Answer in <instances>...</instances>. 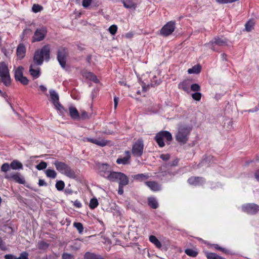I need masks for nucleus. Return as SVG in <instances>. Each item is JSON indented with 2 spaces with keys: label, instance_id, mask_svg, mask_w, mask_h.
<instances>
[{
  "label": "nucleus",
  "instance_id": "11",
  "mask_svg": "<svg viewBox=\"0 0 259 259\" xmlns=\"http://www.w3.org/2000/svg\"><path fill=\"white\" fill-rule=\"evenodd\" d=\"M47 33V29L45 27L37 29L32 37V42H34L42 40L45 38Z\"/></svg>",
  "mask_w": 259,
  "mask_h": 259
},
{
  "label": "nucleus",
  "instance_id": "29",
  "mask_svg": "<svg viewBox=\"0 0 259 259\" xmlns=\"http://www.w3.org/2000/svg\"><path fill=\"white\" fill-rule=\"evenodd\" d=\"M88 141L95 144L97 145L103 147L107 145V142L104 140H98L94 139H87Z\"/></svg>",
  "mask_w": 259,
  "mask_h": 259
},
{
  "label": "nucleus",
  "instance_id": "60",
  "mask_svg": "<svg viewBox=\"0 0 259 259\" xmlns=\"http://www.w3.org/2000/svg\"><path fill=\"white\" fill-rule=\"evenodd\" d=\"M219 250L223 251V252H224L225 253H229V250L224 248H222V247L219 248Z\"/></svg>",
  "mask_w": 259,
  "mask_h": 259
},
{
  "label": "nucleus",
  "instance_id": "31",
  "mask_svg": "<svg viewBox=\"0 0 259 259\" xmlns=\"http://www.w3.org/2000/svg\"><path fill=\"white\" fill-rule=\"evenodd\" d=\"M149 240L151 242L153 243L157 248H160L161 247V243L155 236H150Z\"/></svg>",
  "mask_w": 259,
  "mask_h": 259
},
{
  "label": "nucleus",
  "instance_id": "40",
  "mask_svg": "<svg viewBox=\"0 0 259 259\" xmlns=\"http://www.w3.org/2000/svg\"><path fill=\"white\" fill-rule=\"evenodd\" d=\"M42 9V7L38 4H34L32 7V11L34 13L40 12Z\"/></svg>",
  "mask_w": 259,
  "mask_h": 259
},
{
  "label": "nucleus",
  "instance_id": "3",
  "mask_svg": "<svg viewBox=\"0 0 259 259\" xmlns=\"http://www.w3.org/2000/svg\"><path fill=\"white\" fill-rule=\"evenodd\" d=\"M57 170L62 174L70 178L75 177V172L71 167L65 163L59 161H55L54 163Z\"/></svg>",
  "mask_w": 259,
  "mask_h": 259
},
{
  "label": "nucleus",
  "instance_id": "33",
  "mask_svg": "<svg viewBox=\"0 0 259 259\" xmlns=\"http://www.w3.org/2000/svg\"><path fill=\"white\" fill-rule=\"evenodd\" d=\"M149 176L148 175L144 174H137L134 176V178L136 180L140 181H143L144 180L148 179Z\"/></svg>",
  "mask_w": 259,
  "mask_h": 259
},
{
  "label": "nucleus",
  "instance_id": "26",
  "mask_svg": "<svg viewBox=\"0 0 259 259\" xmlns=\"http://www.w3.org/2000/svg\"><path fill=\"white\" fill-rule=\"evenodd\" d=\"M11 164V168L13 170H19L23 169L22 163L17 160H13Z\"/></svg>",
  "mask_w": 259,
  "mask_h": 259
},
{
  "label": "nucleus",
  "instance_id": "12",
  "mask_svg": "<svg viewBox=\"0 0 259 259\" xmlns=\"http://www.w3.org/2000/svg\"><path fill=\"white\" fill-rule=\"evenodd\" d=\"M242 209L250 214H254L259 211V206L254 203H248L242 206Z\"/></svg>",
  "mask_w": 259,
  "mask_h": 259
},
{
  "label": "nucleus",
  "instance_id": "17",
  "mask_svg": "<svg viewBox=\"0 0 259 259\" xmlns=\"http://www.w3.org/2000/svg\"><path fill=\"white\" fill-rule=\"evenodd\" d=\"M145 185L152 191H159L161 190V185L156 181H146Z\"/></svg>",
  "mask_w": 259,
  "mask_h": 259
},
{
  "label": "nucleus",
  "instance_id": "6",
  "mask_svg": "<svg viewBox=\"0 0 259 259\" xmlns=\"http://www.w3.org/2000/svg\"><path fill=\"white\" fill-rule=\"evenodd\" d=\"M164 139L168 141H171L172 139L171 134L168 131H161L158 133L155 137L157 143L160 147H163L165 145Z\"/></svg>",
  "mask_w": 259,
  "mask_h": 259
},
{
  "label": "nucleus",
  "instance_id": "20",
  "mask_svg": "<svg viewBox=\"0 0 259 259\" xmlns=\"http://www.w3.org/2000/svg\"><path fill=\"white\" fill-rule=\"evenodd\" d=\"M188 183L194 186L201 185L204 182V179L201 177H191L188 180Z\"/></svg>",
  "mask_w": 259,
  "mask_h": 259
},
{
  "label": "nucleus",
  "instance_id": "64",
  "mask_svg": "<svg viewBox=\"0 0 259 259\" xmlns=\"http://www.w3.org/2000/svg\"><path fill=\"white\" fill-rule=\"evenodd\" d=\"M214 247L215 248L217 249H219V248H221V247H220L217 244H215L214 245Z\"/></svg>",
  "mask_w": 259,
  "mask_h": 259
},
{
  "label": "nucleus",
  "instance_id": "56",
  "mask_svg": "<svg viewBox=\"0 0 259 259\" xmlns=\"http://www.w3.org/2000/svg\"><path fill=\"white\" fill-rule=\"evenodd\" d=\"M118 98L115 97L114 98V108L115 109L116 108L118 103Z\"/></svg>",
  "mask_w": 259,
  "mask_h": 259
},
{
  "label": "nucleus",
  "instance_id": "10",
  "mask_svg": "<svg viewBox=\"0 0 259 259\" xmlns=\"http://www.w3.org/2000/svg\"><path fill=\"white\" fill-rule=\"evenodd\" d=\"M143 141L139 139L133 146L132 153L135 156L140 157L143 152Z\"/></svg>",
  "mask_w": 259,
  "mask_h": 259
},
{
  "label": "nucleus",
  "instance_id": "28",
  "mask_svg": "<svg viewBox=\"0 0 259 259\" xmlns=\"http://www.w3.org/2000/svg\"><path fill=\"white\" fill-rule=\"evenodd\" d=\"M148 205L153 209H156L158 207V203L155 197H150L148 198Z\"/></svg>",
  "mask_w": 259,
  "mask_h": 259
},
{
  "label": "nucleus",
  "instance_id": "50",
  "mask_svg": "<svg viewBox=\"0 0 259 259\" xmlns=\"http://www.w3.org/2000/svg\"><path fill=\"white\" fill-rule=\"evenodd\" d=\"M62 257L63 259H72L73 258L72 255L68 253H63Z\"/></svg>",
  "mask_w": 259,
  "mask_h": 259
},
{
  "label": "nucleus",
  "instance_id": "53",
  "mask_svg": "<svg viewBox=\"0 0 259 259\" xmlns=\"http://www.w3.org/2000/svg\"><path fill=\"white\" fill-rule=\"evenodd\" d=\"M38 185L39 186H47V184L44 180L39 179L38 181Z\"/></svg>",
  "mask_w": 259,
  "mask_h": 259
},
{
  "label": "nucleus",
  "instance_id": "25",
  "mask_svg": "<svg viewBox=\"0 0 259 259\" xmlns=\"http://www.w3.org/2000/svg\"><path fill=\"white\" fill-rule=\"evenodd\" d=\"M69 114L71 117L74 119L80 118L78 112L76 108L71 106L69 108Z\"/></svg>",
  "mask_w": 259,
  "mask_h": 259
},
{
  "label": "nucleus",
  "instance_id": "39",
  "mask_svg": "<svg viewBox=\"0 0 259 259\" xmlns=\"http://www.w3.org/2000/svg\"><path fill=\"white\" fill-rule=\"evenodd\" d=\"M98 205V201L96 198H92L90 202V207L94 209Z\"/></svg>",
  "mask_w": 259,
  "mask_h": 259
},
{
  "label": "nucleus",
  "instance_id": "21",
  "mask_svg": "<svg viewBox=\"0 0 259 259\" xmlns=\"http://www.w3.org/2000/svg\"><path fill=\"white\" fill-rule=\"evenodd\" d=\"M126 156L123 158H119L117 159L116 162L117 163L120 164H127L129 163L130 160L131 158L130 152L129 151H126L125 152Z\"/></svg>",
  "mask_w": 259,
  "mask_h": 259
},
{
  "label": "nucleus",
  "instance_id": "37",
  "mask_svg": "<svg viewBox=\"0 0 259 259\" xmlns=\"http://www.w3.org/2000/svg\"><path fill=\"white\" fill-rule=\"evenodd\" d=\"M185 253L191 257H196L198 254V252L190 248L185 249Z\"/></svg>",
  "mask_w": 259,
  "mask_h": 259
},
{
  "label": "nucleus",
  "instance_id": "34",
  "mask_svg": "<svg viewBox=\"0 0 259 259\" xmlns=\"http://www.w3.org/2000/svg\"><path fill=\"white\" fill-rule=\"evenodd\" d=\"M45 174L47 177L51 179H55L57 176V172L54 169H47L45 171Z\"/></svg>",
  "mask_w": 259,
  "mask_h": 259
},
{
  "label": "nucleus",
  "instance_id": "15",
  "mask_svg": "<svg viewBox=\"0 0 259 259\" xmlns=\"http://www.w3.org/2000/svg\"><path fill=\"white\" fill-rule=\"evenodd\" d=\"M98 170L99 174L106 178L110 172L109 165L107 164H100L98 165Z\"/></svg>",
  "mask_w": 259,
  "mask_h": 259
},
{
  "label": "nucleus",
  "instance_id": "46",
  "mask_svg": "<svg viewBox=\"0 0 259 259\" xmlns=\"http://www.w3.org/2000/svg\"><path fill=\"white\" fill-rule=\"evenodd\" d=\"M202 96V94L199 92H196L192 95V98L196 101H200Z\"/></svg>",
  "mask_w": 259,
  "mask_h": 259
},
{
  "label": "nucleus",
  "instance_id": "58",
  "mask_svg": "<svg viewBox=\"0 0 259 259\" xmlns=\"http://www.w3.org/2000/svg\"><path fill=\"white\" fill-rule=\"evenodd\" d=\"M40 90L44 93H45L47 92V88L44 86V85H40L39 86Z\"/></svg>",
  "mask_w": 259,
  "mask_h": 259
},
{
  "label": "nucleus",
  "instance_id": "13",
  "mask_svg": "<svg viewBox=\"0 0 259 259\" xmlns=\"http://www.w3.org/2000/svg\"><path fill=\"white\" fill-rule=\"evenodd\" d=\"M5 177L7 179L12 180L20 184H24L25 183V180L24 178L19 172H15L10 175H6Z\"/></svg>",
  "mask_w": 259,
  "mask_h": 259
},
{
  "label": "nucleus",
  "instance_id": "51",
  "mask_svg": "<svg viewBox=\"0 0 259 259\" xmlns=\"http://www.w3.org/2000/svg\"><path fill=\"white\" fill-rule=\"evenodd\" d=\"M89 117L88 116L87 112H86L85 111H81V115L80 116V118L84 119L89 118Z\"/></svg>",
  "mask_w": 259,
  "mask_h": 259
},
{
  "label": "nucleus",
  "instance_id": "49",
  "mask_svg": "<svg viewBox=\"0 0 259 259\" xmlns=\"http://www.w3.org/2000/svg\"><path fill=\"white\" fill-rule=\"evenodd\" d=\"M92 0H83L82 1V6L85 8H88L91 4Z\"/></svg>",
  "mask_w": 259,
  "mask_h": 259
},
{
  "label": "nucleus",
  "instance_id": "35",
  "mask_svg": "<svg viewBox=\"0 0 259 259\" xmlns=\"http://www.w3.org/2000/svg\"><path fill=\"white\" fill-rule=\"evenodd\" d=\"M100 256L89 252H86L84 255V259H99Z\"/></svg>",
  "mask_w": 259,
  "mask_h": 259
},
{
  "label": "nucleus",
  "instance_id": "22",
  "mask_svg": "<svg viewBox=\"0 0 259 259\" xmlns=\"http://www.w3.org/2000/svg\"><path fill=\"white\" fill-rule=\"evenodd\" d=\"M122 4L126 9L135 10L137 8V4L135 0H125L122 1Z\"/></svg>",
  "mask_w": 259,
  "mask_h": 259
},
{
  "label": "nucleus",
  "instance_id": "36",
  "mask_svg": "<svg viewBox=\"0 0 259 259\" xmlns=\"http://www.w3.org/2000/svg\"><path fill=\"white\" fill-rule=\"evenodd\" d=\"M254 25V22L252 20H249L246 24H245V30L249 32L251 31Z\"/></svg>",
  "mask_w": 259,
  "mask_h": 259
},
{
  "label": "nucleus",
  "instance_id": "59",
  "mask_svg": "<svg viewBox=\"0 0 259 259\" xmlns=\"http://www.w3.org/2000/svg\"><path fill=\"white\" fill-rule=\"evenodd\" d=\"M31 32V31L30 29H26L24 30V31L23 32V35L27 34L28 33H30Z\"/></svg>",
  "mask_w": 259,
  "mask_h": 259
},
{
  "label": "nucleus",
  "instance_id": "44",
  "mask_svg": "<svg viewBox=\"0 0 259 259\" xmlns=\"http://www.w3.org/2000/svg\"><path fill=\"white\" fill-rule=\"evenodd\" d=\"M47 167V163L45 161H41L36 166L37 169L41 170L45 169Z\"/></svg>",
  "mask_w": 259,
  "mask_h": 259
},
{
  "label": "nucleus",
  "instance_id": "47",
  "mask_svg": "<svg viewBox=\"0 0 259 259\" xmlns=\"http://www.w3.org/2000/svg\"><path fill=\"white\" fill-rule=\"evenodd\" d=\"M191 89L194 92H198L200 90V87L197 83H193L191 85Z\"/></svg>",
  "mask_w": 259,
  "mask_h": 259
},
{
  "label": "nucleus",
  "instance_id": "23",
  "mask_svg": "<svg viewBox=\"0 0 259 259\" xmlns=\"http://www.w3.org/2000/svg\"><path fill=\"white\" fill-rule=\"evenodd\" d=\"M121 174L120 172L110 171L106 179L112 182L118 181Z\"/></svg>",
  "mask_w": 259,
  "mask_h": 259
},
{
  "label": "nucleus",
  "instance_id": "32",
  "mask_svg": "<svg viewBox=\"0 0 259 259\" xmlns=\"http://www.w3.org/2000/svg\"><path fill=\"white\" fill-rule=\"evenodd\" d=\"M201 71V66L199 65H195L188 70L189 74H198Z\"/></svg>",
  "mask_w": 259,
  "mask_h": 259
},
{
  "label": "nucleus",
  "instance_id": "24",
  "mask_svg": "<svg viewBox=\"0 0 259 259\" xmlns=\"http://www.w3.org/2000/svg\"><path fill=\"white\" fill-rule=\"evenodd\" d=\"M118 181H119V185L125 186L128 184L129 180L125 174L121 172Z\"/></svg>",
  "mask_w": 259,
  "mask_h": 259
},
{
  "label": "nucleus",
  "instance_id": "41",
  "mask_svg": "<svg viewBox=\"0 0 259 259\" xmlns=\"http://www.w3.org/2000/svg\"><path fill=\"white\" fill-rule=\"evenodd\" d=\"M65 186V184L62 181H58L56 182V188L59 191L62 190Z\"/></svg>",
  "mask_w": 259,
  "mask_h": 259
},
{
  "label": "nucleus",
  "instance_id": "1",
  "mask_svg": "<svg viewBox=\"0 0 259 259\" xmlns=\"http://www.w3.org/2000/svg\"><path fill=\"white\" fill-rule=\"evenodd\" d=\"M50 46L49 45H45L40 50H37L33 57V63L35 65H41L44 59L48 61L50 59Z\"/></svg>",
  "mask_w": 259,
  "mask_h": 259
},
{
  "label": "nucleus",
  "instance_id": "30",
  "mask_svg": "<svg viewBox=\"0 0 259 259\" xmlns=\"http://www.w3.org/2000/svg\"><path fill=\"white\" fill-rule=\"evenodd\" d=\"M179 88L187 93L189 92V83L188 81L185 80L179 84Z\"/></svg>",
  "mask_w": 259,
  "mask_h": 259
},
{
  "label": "nucleus",
  "instance_id": "8",
  "mask_svg": "<svg viewBox=\"0 0 259 259\" xmlns=\"http://www.w3.org/2000/svg\"><path fill=\"white\" fill-rule=\"evenodd\" d=\"M227 41L225 38H222L219 37H214L212 41L208 44H205V46H208L213 51H217L216 46H224L227 45Z\"/></svg>",
  "mask_w": 259,
  "mask_h": 259
},
{
  "label": "nucleus",
  "instance_id": "61",
  "mask_svg": "<svg viewBox=\"0 0 259 259\" xmlns=\"http://www.w3.org/2000/svg\"><path fill=\"white\" fill-rule=\"evenodd\" d=\"M212 158V156H208V157H207V158H204V159L202 160V161L201 163H202V164H203V163H205V162H207V158H208L209 159H211V158Z\"/></svg>",
  "mask_w": 259,
  "mask_h": 259
},
{
  "label": "nucleus",
  "instance_id": "38",
  "mask_svg": "<svg viewBox=\"0 0 259 259\" xmlns=\"http://www.w3.org/2000/svg\"><path fill=\"white\" fill-rule=\"evenodd\" d=\"M49 246L48 243L43 241H40L38 242V248L39 249L45 250L48 248Z\"/></svg>",
  "mask_w": 259,
  "mask_h": 259
},
{
  "label": "nucleus",
  "instance_id": "4",
  "mask_svg": "<svg viewBox=\"0 0 259 259\" xmlns=\"http://www.w3.org/2000/svg\"><path fill=\"white\" fill-rule=\"evenodd\" d=\"M0 77L4 84L8 86L11 84V80L8 65L4 62H0Z\"/></svg>",
  "mask_w": 259,
  "mask_h": 259
},
{
  "label": "nucleus",
  "instance_id": "2",
  "mask_svg": "<svg viewBox=\"0 0 259 259\" xmlns=\"http://www.w3.org/2000/svg\"><path fill=\"white\" fill-rule=\"evenodd\" d=\"M191 128L188 125H180L176 135V141L182 144H185L188 140Z\"/></svg>",
  "mask_w": 259,
  "mask_h": 259
},
{
  "label": "nucleus",
  "instance_id": "63",
  "mask_svg": "<svg viewBox=\"0 0 259 259\" xmlns=\"http://www.w3.org/2000/svg\"><path fill=\"white\" fill-rule=\"evenodd\" d=\"M226 56L227 55L225 54H223L222 55V58L223 60H226Z\"/></svg>",
  "mask_w": 259,
  "mask_h": 259
},
{
  "label": "nucleus",
  "instance_id": "5",
  "mask_svg": "<svg viewBox=\"0 0 259 259\" xmlns=\"http://www.w3.org/2000/svg\"><path fill=\"white\" fill-rule=\"evenodd\" d=\"M50 101L54 105L55 108L60 113H63L65 111L64 108L59 102V94L54 90L51 89L49 91Z\"/></svg>",
  "mask_w": 259,
  "mask_h": 259
},
{
  "label": "nucleus",
  "instance_id": "18",
  "mask_svg": "<svg viewBox=\"0 0 259 259\" xmlns=\"http://www.w3.org/2000/svg\"><path fill=\"white\" fill-rule=\"evenodd\" d=\"M28 253L26 251H23L20 253V256L19 257H17L16 256L11 254H6L5 255V259H29L28 258Z\"/></svg>",
  "mask_w": 259,
  "mask_h": 259
},
{
  "label": "nucleus",
  "instance_id": "55",
  "mask_svg": "<svg viewBox=\"0 0 259 259\" xmlns=\"http://www.w3.org/2000/svg\"><path fill=\"white\" fill-rule=\"evenodd\" d=\"M133 35H134V34L132 32H128L125 34V37H126L127 38H131L133 37Z\"/></svg>",
  "mask_w": 259,
  "mask_h": 259
},
{
  "label": "nucleus",
  "instance_id": "48",
  "mask_svg": "<svg viewBox=\"0 0 259 259\" xmlns=\"http://www.w3.org/2000/svg\"><path fill=\"white\" fill-rule=\"evenodd\" d=\"M219 255L215 253L209 252L206 254L208 259H217Z\"/></svg>",
  "mask_w": 259,
  "mask_h": 259
},
{
  "label": "nucleus",
  "instance_id": "16",
  "mask_svg": "<svg viewBox=\"0 0 259 259\" xmlns=\"http://www.w3.org/2000/svg\"><path fill=\"white\" fill-rule=\"evenodd\" d=\"M34 64H31L29 72L33 79L38 78L40 75V68Z\"/></svg>",
  "mask_w": 259,
  "mask_h": 259
},
{
  "label": "nucleus",
  "instance_id": "45",
  "mask_svg": "<svg viewBox=\"0 0 259 259\" xmlns=\"http://www.w3.org/2000/svg\"><path fill=\"white\" fill-rule=\"evenodd\" d=\"M108 30L112 35H114L117 32V27L116 25H112L109 28Z\"/></svg>",
  "mask_w": 259,
  "mask_h": 259
},
{
  "label": "nucleus",
  "instance_id": "19",
  "mask_svg": "<svg viewBox=\"0 0 259 259\" xmlns=\"http://www.w3.org/2000/svg\"><path fill=\"white\" fill-rule=\"evenodd\" d=\"M26 53V48L24 45L22 44H20L18 45L17 49V55L19 59H23Z\"/></svg>",
  "mask_w": 259,
  "mask_h": 259
},
{
  "label": "nucleus",
  "instance_id": "62",
  "mask_svg": "<svg viewBox=\"0 0 259 259\" xmlns=\"http://www.w3.org/2000/svg\"><path fill=\"white\" fill-rule=\"evenodd\" d=\"M255 177L256 180L259 181V171L256 172L255 174Z\"/></svg>",
  "mask_w": 259,
  "mask_h": 259
},
{
  "label": "nucleus",
  "instance_id": "54",
  "mask_svg": "<svg viewBox=\"0 0 259 259\" xmlns=\"http://www.w3.org/2000/svg\"><path fill=\"white\" fill-rule=\"evenodd\" d=\"M124 186H118V193L119 195H122L123 193V187Z\"/></svg>",
  "mask_w": 259,
  "mask_h": 259
},
{
  "label": "nucleus",
  "instance_id": "57",
  "mask_svg": "<svg viewBox=\"0 0 259 259\" xmlns=\"http://www.w3.org/2000/svg\"><path fill=\"white\" fill-rule=\"evenodd\" d=\"M74 205L77 208H80L81 206V204L79 201L76 200L74 202Z\"/></svg>",
  "mask_w": 259,
  "mask_h": 259
},
{
  "label": "nucleus",
  "instance_id": "42",
  "mask_svg": "<svg viewBox=\"0 0 259 259\" xmlns=\"http://www.w3.org/2000/svg\"><path fill=\"white\" fill-rule=\"evenodd\" d=\"M73 226L78 230L79 233H82L83 230L82 224L80 223H74Z\"/></svg>",
  "mask_w": 259,
  "mask_h": 259
},
{
  "label": "nucleus",
  "instance_id": "14",
  "mask_svg": "<svg viewBox=\"0 0 259 259\" xmlns=\"http://www.w3.org/2000/svg\"><path fill=\"white\" fill-rule=\"evenodd\" d=\"M175 29L174 22L170 21L165 24L161 29V33L164 36H168L171 34Z\"/></svg>",
  "mask_w": 259,
  "mask_h": 259
},
{
  "label": "nucleus",
  "instance_id": "27",
  "mask_svg": "<svg viewBox=\"0 0 259 259\" xmlns=\"http://www.w3.org/2000/svg\"><path fill=\"white\" fill-rule=\"evenodd\" d=\"M83 76L91 80H92L95 83H98L99 81L97 76L91 72H84L83 73Z\"/></svg>",
  "mask_w": 259,
  "mask_h": 259
},
{
  "label": "nucleus",
  "instance_id": "43",
  "mask_svg": "<svg viewBox=\"0 0 259 259\" xmlns=\"http://www.w3.org/2000/svg\"><path fill=\"white\" fill-rule=\"evenodd\" d=\"M11 168V164L8 163H5L2 164L1 166V170L3 172H6L8 171Z\"/></svg>",
  "mask_w": 259,
  "mask_h": 259
},
{
  "label": "nucleus",
  "instance_id": "52",
  "mask_svg": "<svg viewBox=\"0 0 259 259\" xmlns=\"http://www.w3.org/2000/svg\"><path fill=\"white\" fill-rule=\"evenodd\" d=\"M160 157L164 161H166L168 160L170 158V155L168 154H161Z\"/></svg>",
  "mask_w": 259,
  "mask_h": 259
},
{
  "label": "nucleus",
  "instance_id": "9",
  "mask_svg": "<svg viewBox=\"0 0 259 259\" xmlns=\"http://www.w3.org/2000/svg\"><path fill=\"white\" fill-rule=\"evenodd\" d=\"M67 56V50L65 48H60L57 52V60L63 68L66 66V58Z\"/></svg>",
  "mask_w": 259,
  "mask_h": 259
},
{
  "label": "nucleus",
  "instance_id": "7",
  "mask_svg": "<svg viewBox=\"0 0 259 259\" xmlns=\"http://www.w3.org/2000/svg\"><path fill=\"white\" fill-rule=\"evenodd\" d=\"M23 70L22 66H19L15 70L14 77L16 80L20 81L23 85H26L29 80L26 77L23 76Z\"/></svg>",
  "mask_w": 259,
  "mask_h": 259
}]
</instances>
